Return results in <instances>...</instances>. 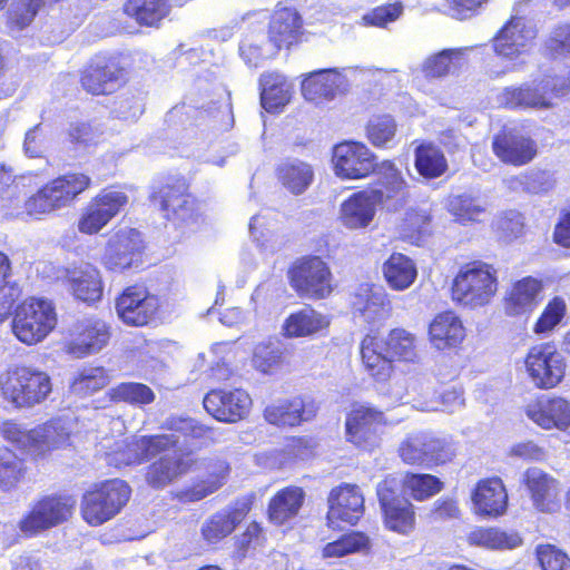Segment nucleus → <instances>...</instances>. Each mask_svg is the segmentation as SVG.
Wrapping results in <instances>:
<instances>
[{"label": "nucleus", "instance_id": "nucleus-7", "mask_svg": "<svg viewBox=\"0 0 570 570\" xmlns=\"http://www.w3.org/2000/svg\"><path fill=\"white\" fill-rule=\"evenodd\" d=\"M498 291V269L475 259L460 266L451 282L450 297L458 306L476 309L489 305Z\"/></svg>", "mask_w": 570, "mask_h": 570}, {"label": "nucleus", "instance_id": "nucleus-51", "mask_svg": "<svg viewBox=\"0 0 570 570\" xmlns=\"http://www.w3.org/2000/svg\"><path fill=\"white\" fill-rule=\"evenodd\" d=\"M353 309L366 323H374L391 316L392 304L386 294L368 291L365 295L356 296L353 302Z\"/></svg>", "mask_w": 570, "mask_h": 570}, {"label": "nucleus", "instance_id": "nucleus-45", "mask_svg": "<svg viewBox=\"0 0 570 570\" xmlns=\"http://www.w3.org/2000/svg\"><path fill=\"white\" fill-rule=\"evenodd\" d=\"M414 167L421 177L431 180L443 176L449 164L441 148L432 142H423L414 150Z\"/></svg>", "mask_w": 570, "mask_h": 570}, {"label": "nucleus", "instance_id": "nucleus-18", "mask_svg": "<svg viewBox=\"0 0 570 570\" xmlns=\"http://www.w3.org/2000/svg\"><path fill=\"white\" fill-rule=\"evenodd\" d=\"M320 407L321 404L316 397L299 393L266 405L263 417L268 424L278 429H295L314 421Z\"/></svg>", "mask_w": 570, "mask_h": 570}, {"label": "nucleus", "instance_id": "nucleus-5", "mask_svg": "<svg viewBox=\"0 0 570 570\" xmlns=\"http://www.w3.org/2000/svg\"><path fill=\"white\" fill-rule=\"evenodd\" d=\"M334 175L342 180L374 181L405 178L393 159L379 160L377 155L363 141L346 139L335 144L331 153Z\"/></svg>", "mask_w": 570, "mask_h": 570}, {"label": "nucleus", "instance_id": "nucleus-17", "mask_svg": "<svg viewBox=\"0 0 570 570\" xmlns=\"http://www.w3.org/2000/svg\"><path fill=\"white\" fill-rule=\"evenodd\" d=\"M384 527L406 535L415 529L416 513L413 503L397 491L395 479L385 478L376 488Z\"/></svg>", "mask_w": 570, "mask_h": 570}, {"label": "nucleus", "instance_id": "nucleus-54", "mask_svg": "<svg viewBox=\"0 0 570 570\" xmlns=\"http://www.w3.org/2000/svg\"><path fill=\"white\" fill-rule=\"evenodd\" d=\"M568 307L562 296H553L548 301L535 320L532 332L538 336H548L563 322Z\"/></svg>", "mask_w": 570, "mask_h": 570}, {"label": "nucleus", "instance_id": "nucleus-58", "mask_svg": "<svg viewBox=\"0 0 570 570\" xmlns=\"http://www.w3.org/2000/svg\"><path fill=\"white\" fill-rule=\"evenodd\" d=\"M534 557L541 570H570V556L556 544H538Z\"/></svg>", "mask_w": 570, "mask_h": 570}, {"label": "nucleus", "instance_id": "nucleus-64", "mask_svg": "<svg viewBox=\"0 0 570 570\" xmlns=\"http://www.w3.org/2000/svg\"><path fill=\"white\" fill-rule=\"evenodd\" d=\"M546 49L553 56L570 53V23H559L550 32L546 40Z\"/></svg>", "mask_w": 570, "mask_h": 570}, {"label": "nucleus", "instance_id": "nucleus-26", "mask_svg": "<svg viewBox=\"0 0 570 570\" xmlns=\"http://www.w3.org/2000/svg\"><path fill=\"white\" fill-rule=\"evenodd\" d=\"M543 288V282L534 276L512 282L502 297L504 315L528 320L541 303Z\"/></svg>", "mask_w": 570, "mask_h": 570}, {"label": "nucleus", "instance_id": "nucleus-14", "mask_svg": "<svg viewBox=\"0 0 570 570\" xmlns=\"http://www.w3.org/2000/svg\"><path fill=\"white\" fill-rule=\"evenodd\" d=\"M523 362L528 377L539 390L556 389L567 376V358L554 342H541L532 345Z\"/></svg>", "mask_w": 570, "mask_h": 570}, {"label": "nucleus", "instance_id": "nucleus-29", "mask_svg": "<svg viewBox=\"0 0 570 570\" xmlns=\"http://www.w3.org/2000/svg\"><path fill=\"white\" fill-rule=\"evenodd\" d=\"M473 511L476 515L498 519L507 513L508 490L500 476L480 479L471 491Z\"/></svg>", "mask_w": 570, "mask_h": 570}, {"label": "nucleus", "instance_id": "nucleus-33", "mask_svg": "<svg viewBox=\"0 0 570 570\" xmlns=\"http://www.w3.org/2000/svg\"><path fill=\"white\" fill-rule=\"evenodd\" d=\"M428 336L436 350H454L464 341L465 327L456 313L448 309L433 317L428 328Z\"/></svg>", "mask_w": 570, "mask_h": 570}, {"label": "nucleus", "instance_id": "nucleus-38", "mask_svg": "<svg viewBox=\"0 0 570 570\" xmlns=\"http://www.w3.org/2000/svg\"><path fill=\"white\" fill-rule=\"evenodd\" d=\"M124 14L139 27L159 28L170 14V0H126Z\"/></svg>", "mask_w": 570, "mask_h": 570}, {"label": "nucleus", "instance_id": "nucleus-42", "mask_svg": "<svg viewBox=\"0 0 570 570\" xmlns=\"http://www.w3.org/2000/svg\"><path fill=\"white\" fill-rule=\"evenodd\" d=\"M261 104L267 112H279L291 100V85L277 72L259 77Z\"/></svg>", "mask_w": 570, "mask_h": 570}, {"label": "nucleus", "instance_id": "nucleus-49", "mask_svg": "<svg viewBox=\"0 0 570 570\" xmlns=\"http://www.w3.org/2000/svg\"><path fill=\"white\" fill-rule=\"evenodd\" d=\"M429 469L452 463L459 452V442L451 435L424 432Z\"/></svg>", "mask_w": 570, "mask_h": 570}, {"label": "nucleus", "instance_id": "nucleus-48", "mask_svg": "<svg viewBox=\"0 0 570 570\" xmlns=\"http://www.w3.org/2000/svg\"><path fill=\"white\" fill-rule=\"evenodd\" d=\"M107 397L112 403L144 407L151 404L156 395L151 387L144 383L121 382L108 390Z\"/></svg>", "mask_w": 570, "mask_h": 570}, {"label": "nucleus", "instance_id": "nucleus-2", "mask_svg": "<svg viewBox=\"0 0 570 570\" xmlns=\"http://www.w3.org/2000/svg\"><path fill=\"white\" fill-rule=\"evenodd\" d=\"M360 354L366 374L377 383H386L395 372V363L419 361V338L403 327L390 330L385 337L367 333L361 340Z\"/></svg>", "mask_w": 570, "mask_h": 570}, {"label": "nucleus", "instance_id": "nucleus-4", "mask_svg": "<svg viewBox=\"0 0 570 570\" xmlns=\"http://www.w3.org/2000/svg\"><path fill=\"white\" fill-rule=\"evenodd\" d=\"M150 204L176 228L195 230L204 224L202 202L191 193L190 180L180 174H168L150 187Z\"/></svg>", "mask_w": 570, "mask_h": 570}, {"label": "nucleus", "instance_id": "nucleus-13", "mask_svg": "<svg viewBox=\"0 0 570 570\" xmlns=\"http://www.w3.org/2000/svg\"><path fill=\"white\" fill-rule=\"evenodd\" d=\"M118 318L130 327H147L155 324L164 313V302L145 283L127 285L115 298Z\"/></svg>", "mask_w": 570, "mask_h": 570}, {"label": "nucleus", "instance_id": "nucleus-21", "mask_svg": "<svg viewBox=\"0 0 570 570\" xmlns=\"http://www.w3.org/2000/svg\"><path fill=\"white\" fill-rule=\"evenodd\" d=\"M255 497L236 498L226 509L210 514L200 527V537L207 546H217L228 538L253 509Z\"/></svg>", "mask_w": 570, "mask_h": 570}, {"label": "nucleus", "instance_id": "nucleus-60", "mask_svg": "<svg viewBox=\"0 0 570 570\" xmlns=\"http://www.w3.org/2000/svg\"><path fill=\"white\" fill-rule=\"evenodd\" d=\"M431 216L425 213L410 212L404 218L402 236L412 244H419L430 234Z\"/></svg>", "mask_w": 570, "mask_h": 570}, {"label": "nucleus", "instance_id": "nucleus-30", "mask_svg": "<svg viewBox=\"0 0 570 570\" xmlns=\"http://www.w3.org/2000/svg\"><path fill=\"white\" fill-rule=\"evenodd\" d=\"M110 338V327L100 320H83L77 323L65 343V351L82 358L100 351Z\"/></svg>", "mask_w": 570, "mask_h": 570}, {"label": "nucleus", "instance_id": "nucleus-62", "mask_svg": "<svg viewBox=\"0 0 570 570\" xmlns=\"http://www.w3.org/2000/svg\"><path fill=\"white\" fill-rule=\"evenodd\" d=\"M403 13V6L401 2L384 3L373 8L362 20L364 26L385 28L389 23L396 21Z\"/></svg>", "mask_w": 570, "mask_h": 570}, {"label": "nucleus", "instance_id": "nucleus-15", "mask_svg": "<svg viewBox=\"0 0 570 570\" xmlns=\"http://www.w3.org/2000/svg\"><path fill=\"white\" fill-rule=\"evenodd\" d=\"M387 423L382 410L355 403L345 416V440L361 451L371 452L380 445Z\"/></svg>", "mask_w": 570, "mask_h": 570}, {"label": "nucleus", "instance_id": "nucleus-9", "mask_svg": "<svg viewBox=\"0 0 570 570\" xmlns=\"http://www.w3.org/2000/svg\"><path fill=\"white\" fill-rule=\"evenodd\" d=\"M130 497L131 488L124 480L108 479L94 483L81 497V518L90 527L101 525L119 514Z\"/></svg>", "mask_w": 570, "mask_h": 570}, {"label": "nucleus", "instance_id": "nucleus-57", "mask_svg": "<svg viewBox=\"0 0 570 570\" xmlns=\"http://www.w3.org/2000/svg\"><path fill=\"white\" fill-rule=\"evenodd\" d=\"M399 456L407 465L429 469L424 432L407 435L399 446Z\"/></svg>", "mask_w": 570, "mask_h": 570}, {"label": "nucleus", "instance_id": "nucleus-11", "mask_svg": "<svg viewBox=\"0 0 570 570\" xmlns=\"http://www.w3.org/2000/svg\"><path fill=\"white\" fill-rule=\"evenodd\" d=\"M287 281L301 298L325 299L334 291V275L326 261L314 254L295 258L287 268Z\"/></svg>", "mask_w": 570, "mask_h": 570}, {"label": "nucleus", "instance_id": "nucleus-43", "mask_svg": "<svg viewBox=\"0 0 570 570\" xmlns=\"http://www.w3.org/2000/svg\"><path fill=\"white\" fill-rule=\"evenodd\" d=\"M301 90L309 101L331 100L340 90V76L334 69L313 71L303 79Z\"/></svg>", "mask_w": 570, "mask_h": 570}, {"label": "nucleus", "instance_id": "nucleus-3", "mask_svg": "<svg viewBox=\"0 0 570 570\" xmlns=\"http://www.w3.org/2000/svg\"><path fill=\"white\" fill-rule=\"evenodd\" d=\"M410 199L406 178L373 181L366 188L351 194L340 208V219L350 229H363L373 222L377 207L399 212Z\"/></svg>", "mask_w": 570, "mask_h": 570}, {"label": "nucleus", "instance_id": "nucleus-52", "mask_svg": "<svg viewBox=\"0 0 570 570\" xmlns=\"http://www.w3.org/2000/svg\"><path fill=\"white\" fill-rule=\"evenodd\" d=\"M448 210L455 222L469 225L482 222V217L487 213V205L478 197L460 194L449 200Z\"/></svg>", "mask_w": 570, "mask_h": 570}, {"label": "nucleus", "instance_id": "nucleus-1", "mask_svg": "<svg viewBox=\"0 0 570 570\" xmlns=\"http://www.w3.org/2000/svg\"><path fill=\"white\" fill-rule=\"evenodd\" d=\"M160 429L168 433L146 434L125 442L116 452L118 465H140L144 481L153 490H163L188 474L195 461L180 448L179 439L186 442H214L213 429L184 416H169Z\"/></svg>", "mask_w": 570, "mask_h": 570}, {"label": "nucleus", "instance_id": "nucleus-25", "mask_svg": "<svg viewBox=\"0 0 570 570\" xmlns=\"http://www.w3.org/2000/svg\"><path fill=\"white\" fill-rule=\"evenodd\" d=\"M206 412L223 423H237L250 411L252 397L243 389H212L203 400Z\"/></svg>", "mask_w": 570, "mask_h": 570}, {"label": "nucleus", "instance_id": "nucleus-32", "mask_svg": "<svg viewBox=\"0 0 570 570\" xmlns=\"http://www.w3.org/2000/svg\"><path fill=\"white\" fill-rule=\"evenodd\" d=\"M501 102L512 110H548L556 106L542 80L503 88Z\"/></svg>", "mask_w": 570, "mask_h": 570}, {"label": "nucleus", "instance_id": "nucleus-16", "mask_svg": "<svg viewBox=\"0 0 570 570\" xmlns=\"http://www.w3.org/2000/svg\"><path fill=\"white\" fill-rule=\"evenodd\" d=\"M128 202V195L120 189H101L82 208L77 220L78 232L88 236L98 234L126 208Z\"/></svg>", "mask_w": 570, "mask_h": 570}, {"label": "nucleus", "instance_id": "nucleus-50", "mask_svg": "<svg viewBox=\"0 0 570 570\" xmlns=\"http://www.w3.org/2000/svg\"><path fill=\"white\" fill-rule=\"evenodd\" d=\"M109 382L110 376L104 366H87L76 373L70 391L79 397H87L104 390Z\"/></svg>", "mask_w": 570, "mask_h": 570}, {"label": "nucleus", "instance_id": "nucleus-12", "mask_svg": "<svg viewBox=\"0 0 570 570\" xmlns=\"http://www.w3.org/2000/svg\"><path fill=\"white\" fill-rule=\"evenodd\" d=\"M57 313L51 302L29 297L19 303L11 322L12 333L26 345L42 342L56 327Z\"/></svg>", "mask_w": 570, "mask_h": 570}, {"label": "nucleus", "instance_id": "nucleus-34", "mask_svg": "<svg viewBox=\"0 0 570 570\" xmlns=\"http://www.w3.org/2000/svg\"><path fill=\"white\" fill-rule=\"evenodd\" d=\"M303 21L292 8L276 10L268 24V39L277 50L291 48L302 41Z\"/></svg>", "mask_w": 570, "mask_h": 570}, {"label": "nucleus", "instance_id": "nucleus-41", "mask_svg": "<svg viewBox=\"0 0 570 570\" xmlns=\"http://www.w3.org/2000/svg\"><path fill=\"white\" fill-rule=\"evenodd\" d=\"M372 540L364 531L350 530L322 547L323 559H341L351 554H367Z\"/></svg>", "mask_w": 570, "mask_h": 570}, {"label": "nucleus", "instance_id": "nucleus-36", "mask_svg": "<svg viewBox=\"0 0 570 570\" xmlns=\"http://www.w3.org/2000/svg\"><path fill=\"white\" fill-rule=\"evenodd\" d=\"M305 491L297 485H287L269 499L267 504V519L275 525H283L296 518L304 504Z\"/></svg>", "mask_w": 570, "mask_h": 570}, {"label": "nucleus", "instance_id": "nucleus-6", "mask_svg": "<svg viewBox=\"0 0 570 570\" xmlns=\"http://www.w3.org/2000/svg\"><path fill=\"white\" fill-rule=\"evenodd\" d=\"M0 434L9 443L24 451L33 461L47 459L53 451L69 444L70 430L62 417H51L46 422L24 430L13 420L0 424Z\"/></svg>", "mask_w": 570, "mask_h": 570}, {"label": "nucleus", "instance_id": "nucleus-10", "mask_svg": "<svg viewBox=\"0 0 570 570\" xmlns=\"http://www.w3.org/2000/svg\"><path fill=\"white\" fill-rule=\"evenodd\" d=\"M70 494L50 493L38 497L20 518L17 528L23 538H35L67 522L76 509Z\"/></svg>", "mask_w": 570, "mask_h": 570}, {"label": "nucleus", "instance_id": "nucleus-19", "mask_svg": "<svg viewBox=\"0 0 570 570\" xmlns=\"http://www.w3.org/2000/svg\"><path fill=\"white\" fill-rule=\"evenodd\" d=\"M491 148L500 163L517 168L532 163L539 153L537 140L528 132L505 126L492 137Z\"/></svg>", "mask_w": 570, "mask_h": 570}, {"label": "nucleus", "instance_id": "nucleus-37", "mask_svg": "<svg viewBox=\"0 0 570 570\" xmlns=\"http://www.w3.org/2000/svg\"><path fill=\"white\" fill-rule=\"evenodd\" d=\"M470 547L487 550H512L523 543L522 535L518 531H507L499 527L478 525L471 529L464 538Z\"/></svg>", "mask_w": 570, "mask_h": 570}, {"label": "nucleus", "instance_id": "nucleus-24", "mask_svg": "<svg viewBox=\"0 0 570 570\" xmlns=\"http://www.w3.org/2000/svg\"><path fill=\"white\" fill-rule=\"evenodd\" d=\"M128 81L127 70L114 57L102 58L85 67L80 75V85L92 96H108Z\"/></svg>", "mask_w": 570, "mask_h": 570}, {"label": "nucleus", "instance_id": "nucleus-8", "mask_svg": "<svg viewBox=\"0 0 570 570\" xmlns=\"http://www.w3.org/2000/svg\"><path fill=\"white\" fill-rule=\"evenodd\" d=\"M53 390L51 376L36 366L13 364L0 374V394L14 409H31L47 401Z\"/></svg>", "mask_w": 570, "mask_h": 570}, {"label": "nucleus", "instance_id": "nucleus-40", "mask_svg": "<svg viewBox=\"0 0 570 570\" xmlns=\"http://www.w3.org/2000/svg\"><path fill=\"white\" fill-rule=\"evenodd\" d=\"M65 207H68L67 202L55 178L43 184L24 202L26 213L35 218H41Z\"/></svg>", "mask_w": 570, "mask_h": 570}, {"label": "nucleus", "instance_id": "nucleus-63", "mask_svg": "<svg viewBox=\"0 0 570 570\" xmlns=\"http://www.w3.org/2000/svg\"><path fill=\"white\" fill-rule=\"evenodd\" d=\"M283 363V353L269 344L258 345L253 355V364L262 373L271 374Z\"/></svg>", "mask_w": 570, "mask_h": 570}, {"label": "nucleus", "instance_id": "nucleus-44", "mask_svg": "<svg viewBox=\"0 0 570 570\" xmlns=\"http://www.w3.org/2000/svg\"><path fill=\"white\" fill-rule=\"evenodd\" d=\"M387 285L394 291L407 289L417 277L414 262L402 253H392L382 266Z\"/></svg>", "mask_w": 570, "mask_h": 570}, {"label": "nucleus", "instance_id": "nucleus-61", "mask_svg": "<svg viewBox=\"0 0 570 570\" xmlns=\"http://www.w3.org/2000/svg\"><path fill=\"white\" fill-rule=\"evenodd\" d=\"M525 229L524 218L517 212H504L497 220L495 230L500 239L510 243L523 236Z\"/></svg>", "mask_w": 570, "mask_h": 570}, {"label": "nucleus", "instance_id": "nucleus-20", "mask_svg": "<svg viewBox=\"0 0 570 570\" xmlns=\"http://www.w3.org/2000/svg\"><path fill=\"white\" fill-rule=\"evenodd\" d=\"M107 271L122 273L128 269H142L145 245L135 229L121 230L108 240L102 258Z\"/></svg>", "mask_w": 570, "mask_h": 570}, {"label": "nucleus", "instance_id": "nucleus-35", "mask_svg": "<svg viewBox=\"0 0 570 570\" xmlns=\"http://www.w3.org/2000/svg\"><path fill=\"white\" fill-rule=\"evenodd\" d=\"M330 318L311 305L292 312L283 322L282 335L285 338L311 337L330 327Z\"/></svg>", "mask_w": 570, "mask_h": 570}, {"label": "nucleus", "instance_id": "nucleus-28", "mask_svg": "<svg viewBox=\"0 0 570 570\" xmlns=\"http://www.w3.org/2000/svg\"><path fill=\"white\" fill-rule=\"evenodd\" d=\"M364 514V497L355 484L342 483L328 494V523L354 527Z\"/></svg>", "mask_w": 570, "mask_h": 570}, {"label": "nucleus", "instance_id": "nucleus-55", "mask_svg": "<svg viewBox=\"0 0 570 570\" xmlns=\"http://www.w3.org/2000/svg\"><path fill=\"white\" fill-rule=\"evenodd\" d=\"M397 125L391 115H376L365 126V136L375 148H386L395 137Z\"/></svg>", "mask_w": 570, "mask_h": 570}, {"label": "nucleus", "instance_id": "nucleus-56", "mask_svg": "<svg viewBox=\"0 0 570 570\" xmlns=\"http://www.w3.org/2000/svg\"><path fill=\"white\" fill-rule=\"evenodd\" d=\"M68 206L73 205L92 186L91 177L82 171H67L55 177Z\"/></svg>", "mask_w": 570, "mask_h": 570}, {"label": "nucleus", "instance_id": "nucleus-39", "mask_svg": "<svg viewBox=\"0 0 570 570\" xmlns=\"http://www.w3.org/2000/svg\"><path fill=\"white\" fill-rule=\"evenodd\" d=\"M277 181L293 195H301L308 189L314 180V168L311 164L286 158L275 168Z\"/></svg>", "mask_w": 570, "mask_h": 570}, {"label": "nucleus", "instance_id": "nucleus-31", "mask_svg": "<svg viewBox=\"0 0 570 570\" xmlns=\"http://www.w3.org/2000/svg\"><path fill=\"white\" fill-rule=\"evenodd\" d=\"M522 484L538 511L551 513L557 510L560 483L552 475L538 468H529L523 473Z\"/></svg>", "mask_w": 570, "mask_h": 570}, {"label": "nucleus", "instance_id": "nucleus-59", "mask_svg": "<svg viewBox=\"0 0 570 570\" xmlns=\"http://www.w3.org/2000/svg\"><path fill=\"white\" fill-rule=\"evenodd\" d=\"M41 0H16L7 11V23L11 30H22L35 19Z\"/></svg>", "mask_w": 570, "mask_h": 570}, {"label": "nucleus", "instance_id": "nucleus-53", "mask_svg": "<svg viewBox=\"0 0 570 570\" xmlns=\"http://www.w3.org/2000/svg\"><path fill=\"white\" fill-rule=\"evenodd\" d=\"M402 487L415 501H425L440 493L444 484L433 474L407 472L402 480Z\"/></svg>", "mask_w": 570, "mask_h": 570}, {"label": "nucleus", "instance_id": "nucleus-27", "mask_svg": "<svg viewBox=\"0 0 570 570\" xmlns=\"http://www.w3.org/2000/svg\"><path fill=\"white\" fill-rule=\"evenodd\" d=\"M527 416L543 430L570 428V400L561 395H539L524 409Z\"/></svg>", "mask_w": 570, "mask_h": 570}, {"label": "nucleus", "instance_id": "nucleus-23", "mask_svg": "<svg viewBox=\"0 0 570 570\" xmlns=\"http://www.w3.org/2000/svg\"><path fill=\"white\" fill-rule=\"evenodd\" d=\"M230 463L224 458H208L203 463V476L193 481L173 494L179 503L187 504L202 501L223 488L229 476Z\"/></svg>", "mask_w": 570, "mask_h": 570}, {"label": "nucleus", "instance_id": "nucleus-47", "mask_svg": "<svg viewBox=\"0 0 570 570\" xmlns=\"http://www.w3.org/2000/svg\"><path fill=\"white\" fill-rule=\"evenodd\" d=\"M68 283L72 295L79 301L95 304L102 298L104 284L96 268L76 273L68 278Z\"/></svg>", "mask_w": 570, "mask_h": 570}, {"label": "nucleus", "instance_id": "nucleus-22", "mask_svg": "<svg viewBox=\"0 0 570 570\" xmlns=\"http://www.w3.org/2000/svg\"><path fill=\"white\" fill-rule=\"evenodd\" d=\"M535 30L519 16H511L491 39L492 50L503 61L515 62L531 49Z\"/></svg>", "mask_w": 570, "mask_h": 570}, {"label": "nucleus", "instance_id": "nucleus-46", "mask_svg": "<svg viewBox=\"0 0 570 570\" xmlns=\"http://www.w3.org/2000/svg\"><path fill=\"white\" fill-rule=\"evenodd\" d=\"M28 476L23 458L9 448L0 449V492L16 491Z\"/></svg>", "mask_w": 570, "mask_h": 570}]
</instances>
